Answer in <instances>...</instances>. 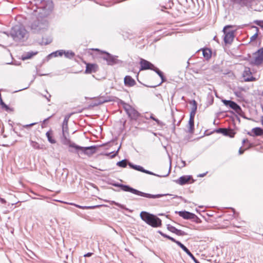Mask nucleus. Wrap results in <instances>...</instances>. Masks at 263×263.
Wrapping results in <instances>:
<instances>
[{
    "mask_svg": "<svg viewBox=\"0 0 263 263\" xmlns=\"http://www.w3.org/2000/svg\"><path fill=\"white\" fill-rule=\"evenodd\" d=\"M31 3L35 6L36 9H34V12L35 15L38 14V16L36 20L31 23V29L34 32L46 29L48 26L46 17L52 10V2L51 0H32Z\"/></svg>",
    "mask_w": 263,
    "mask_h": 263,
    "instance_id": "obj_1",
    "label": "nucleus"
},
{
    "mask_svg": "<svg viewBox=\"0 0 263 263\" xmlns=\"http://www.w3.org/2000/svg\"><path fill=\"white\" fill-rule=\"evenodd\" d=\"M116 187H120L122 191L125 192H129L134 194L140 196L148 198H158L164 196L170 195L168 194H156L153 195L148 193H144L135 189L128 185H124L120 183H116Z\"/></svg>",
    "mask_w": 263,
    "mask_h": 263,
    "instance_id": "obj_2",
    "label": "nucleus"
},
{
    "mask_svg": "<svg viewBox=\"0 0 263 263\" xmlns=\"http://www.w3.org/2000/svg\"><path fill=\"white\" fill-rule=\"evenodd\" d=\"M10 35L15 42H22L28 37V33L25 28L16 25L13 27L10 32Z\"/></svg>",
    "mask_w": 263,
    "mask_h": 263,
    "instance_id": "obj_3",
    "label": "nucleus"
},
{
    "mask_svg": "<svg viewBox=\"0 0 263 263\" xmlns=\"http://www.w3.org/2000/svg\"><path fill=\"white\" fill-rule=\"evenodd\" d=\"M140 216L142 220L152 227H159L162 224L161 220L159 218L148 212L142 211L140 213Z\"/></svg>",
    "mask_w": 263,
    "mask_h": 263,
    "instance_id": "obj_4",
    "label": "nucleus"
},
{
    "mask_svg": "<svg viewBox=\"0 0 263 263\" xmlns=\"http://www.w3.org/2000/svg\"><path fill=\"white\" fill-rule=\"evenodd\" d=\"M239 9L246 8L248 10L254 9L257 5V0H230Z\"/></svg>",
    "mask_w": 263,
    "mask_h": 263,
    "instance_id": "obj_5",
    "label": "nucleus"
},
{
    "mask_svg": "<svg viewBox=\"0 0 263 263\" xmlns=\"http://www.w3.org/2000/svg\"><path fill=\"white\" fill-rule=\"evenodd\" d=\"M76 147V152L79 154L80 152L82 154H84L89 157L92 156L93 154L96 152L98 146L93 145L87 147H83L78 145H74Z\"/></svg>",
    "mask_w": 263,
    "mask_h": 263,
    "instance_id": "obj_6",
    "label": "nucleus"
},
{
    "mask_svg": "<svg viewBox=\"0 0 263 263\" xmlns=\"http://www.w3.org/2000/svg\"><path fill=\"white\" fill-rule=\"evenodd\" d=\"M91 50L98 52L99 57L106 61L108 65H112L114 64L115 62V58L109 53L105 51L101 50L98 48H92Z\"/></svg>",
    "mask_w": 263,
    "mask_h": 263,
    "instance_id": "obj_7",
    "label": "nucleus"
},
{
    "mask_svg": "<svg viewBox=\"0 0 263 263\" xmlns=\"http://www.w3.org/2000/svg\"><path fill=\"white\" fill-rule=\"evenodd\" d=\"M232 26H226L223 29L224 34V41L226 44H231L234 37V32L233 31H228L227 29L232 28Z\"/></svg>",
    "mask_w": 263,
    "mask_h": 263,
    "instance_id": "obj_8",
    "label": "nucleus"
},
{
    "mask_svg": "<svg viewBox=\"0 0 263 263\" xmlns=\"http://www.w3.org/2000/svg\"><path fill=\"white\" fill-rule=\"evenodd\" d=\"M124 109L132 119L136 120L139 116L138 112L129 105H124Z\"/></svg>",
    "mask_w": 263,
    "mask_h": 263,
    "instance_id": "obj_9",
    "label": "nucleus"
},
{
    "mask_svg": "<svg viewBox=\"0 0 263 263\" xmlns=\"http://www.w3.org/2000/svg\"><path fill=\"white\" fill-rule=\"evenodd\" d=\"M254 59L252 63L255 65H259L263 62V47L254 53Z\"/></svg>",
    "mask_w": 263,
    "mask_h": 263,
    "instance_id": "obj_10",
    "label": "nucleus"
},
{
    "mask_svg": "<svg viewBox=\"0 0 263 263\" xmlns=\"http://www.w3.org/2000/svg\"><path fill=\"white\" fill-rule=\"evenodd\" d=\"M222 102L226 106H229L231 108L234 110L237 113L240 114L242 112V109L240 106L236 103L231 100H223Z\"/></svg>",
    "mask_w": 263,
    "mask_h": 263,
    "instance_id": "obj_11",
    "label": "nucleus"
},
{
    "mask_svg": "<svg viewBox=\"0 0 263 263\" xmlns=\"http://www.w3.org/2000/svg\"><path fill=\"white\" fill-rule=\"evenodd\" d=\"M176 213H178L180 217H182L185 219H194L197 218L195 214L186 211L176 212Z\"/></svg>",
    "mask_w": 263,
    "mask_h": 263,
    "instance_id": "obj_12",
    "label": "nucleus"
},
{
    "mask_svg": "<svg viewBox=\"0 0 263 263\" xmlns=\"http://www.w3.org/2000/svg\"><path fill=\"white\" fill-rule=\"evenodd\" d=\"M140 65H141V70H147V69H151L152 70L153 68L152 67H154V65L150 63L149 62L144 60L141 59L140 62Z\"/></svg>",
    "mask_w": 263,
    "mask_h": 263,
    "instance_id": "obj_13",
    "label": "nucleus"
},
{
    "mask_svg": "<svg viewBox=\"0 0 263 263\" xmlns=\"http://www.w3.org/2000/svg\"><path fill=\"white\" fill-rule=\"evenodd\" d=\"M167 229L168 231L179 236H184L186 234L184 231L178 230L170 224L167 225Z\"/></svg>",
    "mask_w": 263,
    "mask_h": 263,
    "instance_id": "obj_14",
    "label": "nucleus"
},
{
    "mask_svg": "<svg viewBox=\"0 0 263 263\" xmlns=\"http://www.w3.org/2000/svg\"><path fill=\"white\" fill-rule=\"evenodd\" d=\"M62 142L63 144L68 145L69 147L71 148H74L76 149V147L74 145H77L73 142H71L70 139H68L66 137V134L63 135V137L62 138Z\"/></svg>",
    "mask_w": 263,
    "mask_h": 263,
    "instance_id": "obj_15",
    "label": "nucleus"
},
{
    "mask_svg": "<svg viewBox=\"0 0 263 263\" xmlns=\"http://www.w3.org/2000/svg\"><path fill=\"white\" fill-rule=\"evenodd\" d=\"M124 82L126 86L132 87L136 84V81L130 76H126L124 79Z\"/></svg>",
    "mask_w": 263,
    "mask_h": 263,
    "instance_id": "obj_16",
    "label": "nucleus"
},
{
    "mask_svg": "<svg viewBox=\"0 0 263 263\" xmlns=\"http://www.w3.org/2000/svg\"><path fill=\"white\" fill-rule=\"evenodd\" d=\"M197 108V103L195 100H193V106L192 108V110L190 112L189 120H194V117H195V115L196 114Z\"/></svg>",
    "mask_w": 263,
    "mask_h": 263,
    "instance_id": "obj_17",
    "label": "nucleus"
},
{
    "mask_svg": "<svg viewBox=\"0 0 263 263\" xmlns=\"http://www.w3.org/2000/svg\"><path fill=\"white\" fill-rule=\"evenodd\" d=\"M112 99H111L110 97H100L97 100L98 103L96 104L97 105L102 104L104 103L109 102L112 101Z\"/></svg>",
    "mask_w": 263,
    "mask_h": 263,
    "instance_id": "obj_18",
    "label": "nucleus"
},
{
    "mask_svg": "<svg viewBox=\"0 0 263 263\" xmlns=\"http://www.w3.org/2000/svg\"><path fill=\"white\" fill-rule=\"evenodd\" d=\"M191 179L190 176H183L179 178L178 182L180 185H184L187 183Z\"/></svg>",
    "mask_w": 263,
    "mask_h": 263,
    "instance_id": "obj_19",
    "label": "nucleus"
},
{
    "mask_svg": "<svg viewBox=\"0 0 263 263\" xmlns=\"http://www.w3.org/2000/svg\"><path fill=\"white\" fill-rule=\"evenodd\" d=\"M254 137L263 135V129L260 127H255L252 129Z\"/></svg>",
    "mask_w": 263,
    "mask_h": 263,
    "instance_id": "obj_20",
    "label": "nucleus"
},
{
    "mask_svg": "<svg viewBox=\"0 0 263 263\" xmlns=\"http://www.w3.org/2000/svg\"><path fill=\"white\" fill-rule=\"evenodd\" d=\"M96 67L95 64H89L88 63L86 64V69H85V73H90L92 71H94V69Z\"/></svg>",
    "mask_w": 263,
    "mask_h": 263,
    "instance_id": "obj_21",
    "label": "nucleus"
},
{
    "mask_svg": "<svg viewBox=\"0 0 263 263\" xmlns=\"http://www.w3.org/2000/svg\"><path fill=\"white\" fill-rule=\"evenodd\" d=\"M36 54H37V52H32V51L28 52L22 56V59L24 61V60L30 59L33 55H34Z\"/></svg>",
    "mask_w": 263,
    "mask_h": 263,
    "instance_id": "obj_22",
    "label": "nucleus"
},
{
    "mask_svg": "<svg viewBox=\"0 0 263 263\" xmlns=\"http://www.w3.org/2000/svg\"><path fill=\"white\" fill-rule=\"evenodd\" d=\"M46 137L48 139V141L52 144H54L56 143L55 140L53 138L52 136V131L49 130L46 134Z\"/></svg>",
    "mask_w": 263,
    "mask_h": 263,
    "instance_id": "obj_23",
    "label": "nucleus"
},
{
    "mask_svg": "<svg viewBox=\"0 0 263 263\" xmlns=\"http://www.w3.org/2000/svg\"><path fill=\"white\" fill-rule=\"evenodd\" d=\"M211 51L209 49H204L202 50V54L204 58L206 60L209 59L211 57Z\"/></svg>",
    "mask_w": 263,
    "mask_h": 263,
    "instance_id": "obj_24",
    "label": "nucleus"
},
{
    "mask_svg": "<svg viewBox=\"0 0 263 263\" xmlns=\"http://www.w3.org/2000/svg\"><path fill=\"white\" fill-rule=\"evenodd\" d=\"M128 165L130 166V168L134 169L135 170H137V171H140L141 172H143V171H144V168L140 165H135L130 162L128 163Z\"/></svg>",
    "mask_w": 263,
    "mask_h": 263,
    "instance_id": "obj_25",
    "label": "nucleus"
},
{
    "mask_svg": "<svg viewBox=\"0 0 263 263\" xmlns=\"http://www.w3.org/2000/svg\"><path fill=\"white\" fill-rule=\"evenodd\" d=\"M63 53H64V50H59L50 53L48 56L49 57H57L58 56H62L63 55Z\"/></svg>",
    "mask_w": 263,
    "mask_h": 263,
    "instance_id": "obj_26",
    "label": "nucleus"
},
{
    "mask_svg": "<svg viewBox=\"0 0 263 263\" xmlns=\"http://www.w3.org/2000/svg\"><path fill=\"white\" fill-rule=\"evenodd\" d=\"M63 54H64L65 58L69 59H72L75 55L74 53L71 50H68L67 51L64 50V53H63Z\"/></svg>",
    "mask_w": 263,
    "mask_h": 263,
    "instance_id": "obj_27",
    "label": "nucleus"
},
{
    "mask_svg": "<svg viewBox=\"0 0 263 263\" xmlns=\"http://www.w3.org/2000/svg\"><path fill=\"white\" fill-rule=\"evenodd\" d=\"M177 245L179 246L184 252L186 253L189 255H192V253L189 250L180 242H177Z\"/></svg>",
    "mask_w": 263,
    "mask_h": 263,
    "instance_id": "obj_28",
    "label": "nucleus"
},
{
    "mask_svg": "<svg viewBox=\"0 0 263 263\" xmlns=\"http://www.w3.org/2000/svg\"><path fill=\"white\" fill-rule=\"evenodd\" d=\"M68 123L63 122L62 123V134L63 135L68 134Z\"/></svg>",
    "mask_w": 263,
    "mask_h": 263,
    "instance_id": "obj_29",
    "label": "nucleus"
},
{
    "mask_svg": "<svg viewBox=\"0 0 263 263\" xmlns=\"http://www.w3.org/2000/svg\"><path fill=\"white\" fill-rule=\"evenodd\" d=\"M128 161L126 159L122 160L116 163V165L118 166L121 167H125L127 165V164H128Z\"/></svg>",
    "mask_w": 263,
    "mask_h": 263,
    "instance_id": "obj_30",
    "label": "nucleus"
},
{
    "mask_svg": "<svg viewBox=\"0 0 263 263\" xmlns=\"http://www.w3.org/2000/svg\"><path fill=\"white\" fill-rule=\"evenodd\" d=\"M116 103H117L118 105L119 106L120 109L122 108L124 109V105H128V104H126L122 100L116 98Z\"/></svg>",
    "mask_w": 263,
    "mask_h": 263,
    "instance_id": "obj_31",
    "label": "nucleus"
},
{
    "mask_svg": "<svg viewBox=\"0 0 263 263\" xmlns=\"http://www.w3.org/2000/svg\"><path fill=\"white\" fill-rule=\"evenodd\" d=\"M253 28H255V30H256V32L255 33L252 35L251 38H250V41H255L256 38L257 37L258 35V32H259V29L258 27H256V26H253Z\"/></svg>",
    "mask_w": 263,
    "mask_h": 263,
    "instance_id": "obj_32",
    "label": "nucleus"
},
{
    "mask_svg": "<svg viewBox=\"0 0 263 263\" xmlns=\"http://www.w3.org/2000/svg\"><path fill=\"white\" fill-rule=\"evenodd\" d=\"M189 132L191 133L193 132L194 127V120H189Z\"/></svg>",
    "mask_w": 263,
    "mask_h": 263,
    "instance_id": "obj_33",
    "label": "nucleus"
},
{
    "mask_svg": "<svg viewBox=\"0 0 263 263\" xmlns=\"http://www.w3.org/2000/svg\"><path fill=\"white\" fill-rule=\"evenodd\" d=\"M143 173H146V174H149V175H156V176H159V177H166V176H167L169 175L170 171L165 175H156L154 173H153V172H150V171H147V170H146L145 169H144V171H143Z\"/></svg>",
    "mask_w": 263,
    "mask_h": 263,
    "instance_id": "obj_34",
    "label": "nucleus"
},
{
    "mask_svg": "<svg viewBox=\"0 0 263 263\" xmlns=\"http://www.w3.org/2000/svg\"><path fill=\"white\" fill-rule=\"evenodd\" d=\"M30 145L34 149H40L41 148L40 144L36 142L33 141L31 140L30 141Z\"/></svg>",
    "mask_w": 263,
    "mask_h": 263,
    "instance_id": "obj_35",
    "label": "nucleus"
},
{
    "mask_svg": "<svg viewBox=\"0 0 263 263\" xmlns=\"http://www.w3.org/2000/svg\"><path fill=\"white\" fill-rule=\"evenodd\" d=\"M217 133H222L224 135H228V130L224 128H219L216 130Z\"/></svg>",
    "mask_w": 263,
    "mask_h": 263,
    "instance_id": "obj_36",
    "label": "nucleus"
},
{
    "mask_svg": "<svg viewBox=\"0 0 263 263\" xmlns=\"http://www.w3.org/2000/svg\"><path fill=\"white\" fill-rule=\"evenodd\" d=\"M152 68L153 69L152 70L155 71L159 75V77H161V75L163 74L162 72H161L158 68L155 67L154 66L153 67H152Z\"/></svg>",
    "mask_w": 263,
    "mask_h": 263,
    "instance_id": "obj_37",
    "label": "nucleus"
},
{
    "mask_svg": "<svg viewBox=\"0 0 263 263\" xmlns=\"http://www.w3.org/2000/svg\"><path fill=\"white\" fill-rule=\"evenodd\" d=\"M1 105L2 106V108L4 109L5 110L7 111L11 110L10 107L8 105H7L4 102L1 103Z\"/></svg>",
    "mask_w": 263,
    "mask_h": 263,
    "instance_id": "obj_38",
    "label": "nucleus"
},
{
    "mask_svg": "<svg viewBox=\"0 0 263 263\" xmlns=\"http://www.w3.org/2000/svg\"><path fill=\"white\" fill-rule=\"evenodd\" d=\"M93 254L92 253H87L83 255V257L81 258V261H82V259L85 258V257H90Z\"/></svg>",
    "mask_w": 263,
    "mask_h": 263,
    "instance_id": "obj_39",
    "label": "nucleus"
},
{
    "mask_svg": "<svg viewBox=\"0 0 263 263\" xmlns=\"http://www.w3.org/2000/svg\"><path fill=\"white\" fill-rule=\"evenodd\" d=\"M70 117V115H66L65 117V118L64 119V121L63 122H68V121H69V118Z\"/></svg>",
    "mask_w": 263,
    "mask_h": 263,
    "instance_id": "obj_40",
    "label": "nucleus"
},
{
    "mask_svg": "<svg viewBox=\"0 0 263 263\" xmlns=\"http://www.w3.org/2000/svg\"><path fill=\"white\" fill-rule=\"evenodd\" d=\"M36 124V123H31V124H29L24 125L23 126V127L24 128H28L29 127H30V126H32L33 125H35Z\"/></svg>",
    "mask_w": 263,
    "mask_h": 263,
    "instance_id": "obj_41",
    "label": "nucleus"
},
{
    "mask_svg": "<svg viewBox=\"0 0 263 263\" xmlns=\"http://www.w3.org/2000/svg\"><path fill=\"white\" fill-rule=\"evenodd\" d=\"M256 24L257 25L260 26L261 28H263V21H256Z\"/></svg>",
    "mask_w": 263,
    "mask_h": 263,
    "instance_id": "obj_42",
    "label": "nucleus"
},
{
    "mask_svg": "<svg viewBox=\"0 0 263 263\" xmlns=\"http://www.w3.org/2000/svg\"><path fill=\"white\" fill-rule=\"evenodd\" d=\"M234 134H235V133L232 130H228V136H229L230 137H233L234 136Z\"/></svg>",
    "mask_w": 263,
    "mask_h": 263,
    "instance_id": "obj_43",
    "label": "nucleus"
},
{
    "mask_svg": "<svg viewBox=\"0 0 263 263\" xmlns=\"http://www.w3.org/2000/svg\"><path fill=\"white\" fill-rule=\"evenodd\" d=\"M161 79V82L159 84V85H160L161 83H162L163 82L166 81V79L164 77V76H163V74L162 75H161V77H160Z\"/></svg>",
    "mask_w": 263,
    "mask_h": 263,
    "instance_id": "obj_44",
    "label": "nucleus"
},
{
    "mask_svg": "<svg viewBox=\"0 0 263 263\" xmlns=\"http://www.w3.org/2000/svg\"><path fill=\"white\" fill-rule=\"evenodd\" d=\"M168 239L171 240L173 242H175L176 244H177V242H179V241H177V240H175L174 238H173V237H171L170 236H169V238H168Z\"/></svg>",
    "mask_w": 263,
    "mask_h": 263,
    "instance_id": "obj_45",
    "label": "nucleus"
},
{
    "mask_svg": "<svg viewBox=\"0 0 263 263\" xmlns=\"http://www.w3.org/2000/svg\"><path fill=\"white\" fill-rule=\"evenodd\" d=\"M190 257H192V258L194 261L195 263H199V261L195 258V257L193 256V255L192 254V255H189Z\"/></svg>",
    "mask_w": 263,
    "mask_h": 263,
    "instance_id": "obj_46",
    "label": "nucleus"
},
{
    "mask_svg": "<svg viewBox=\"0 0 263 263\" xmlns=\"http://www.w3.org/2000/svg\"><path fill=\"white\" fill-rule=\"evenodd\" d=\"M76 206L79 208H81V209H91L92 207L91 206H81L80 205H76Z\"/></svg>",
    "mask_w": 263,
    "mask_h": 263,
    "instance_id": "obj_47",
    "label": "nucleus"
},
{
    "mask_svg": "<svg viewBox=\"0 0 263 263\" xmlns=\"http://www.w3.org/2000/svg\"><path fill=\"white\" fill-rule=\"evenodd\" d=\"M151 118L152 119H153V120L155 121H156L158 124H159V123H160V121H159L158 119H156V118H154V117L153 116H151Z\"/></svg>",
    "mask_w": 263,
    "mask_h": 263,
    "instance_id": "obj_48",
    "label": "nucleus"
},
{
    "mask_svg": "<svg viewBox=\"0 0 263 263\" xmlns=\"http://www.w3.org/2000/svg\"><path fill=\"white\" fill-rule=\"evenodd\" d=\"M234 94H235L237 97H240V95H241V92H240V91H235V92H234Z\"/></svg>",
    "mask_w": 263,
    "mask_h": 263,
    "instance_id": "obj_49",
    "label": "nucleus"
},
{
    "mask_svg": "<svg viewBox=\"0 0 263 263\" xmlns=\"http://www.w3.org/2000/svg\"><path fill=\"white\" fill-rule=\"evenodd\" d=\"M52 116H53L52 115V116H51L49 117L48 118H46V119H44V120H43V123H46V122H47V121H48V120L50 118H51Z\"/></svg>",
    "mask_w": 263,
    "mask_h": 263,
    "instance_id": "obj_50",
    "label": "nucleus"
},
{
    "mask_svg": "<svg viewBox=\"0 0 263 263\" xmlns=\"http://www.w3.org/2000/svg\"><path fill=\"white\" fill-rule=\"evenodd\" d=\"M206 173H207V172L203 173V174H199L197 176L199 177H203L206 174Z\"/></svg>",
    "mask_w": 263,
    "mask_h": 263,
    "instance_id": "obj_51",
    "label": "nucleus"
},
{
    "mask_svg": "<svg viewBox=\"0 0 263 263\" xmlns=\"http://www.w3.org/2000/svg\"><path fill=\"white\" fill-rule=\"evenodd\" d=\"M0 201H1V203H6V200L3 198H0Z\"/></svg>",
    "mask_w": 263,
    "mask_h": 263,
    "instance_id": "obj_52",
    "label": "nucleus"
},
{
    "mask_svg": "<svg viewBox=\"0 0 263 263\" xmlns=\"http://www.w3.org/2000/svg\"><path fill=\"white\" fill-rule=\"evenodd\" d=\"M247 134L249 135V136H253L254 137L253 133L252 132V131L251 132H248L247 133Z\"/></svg>",
    "mask_w": 263,
    "mask_h": 263,
    "instance_id": "obj_53",
    "label": "nucleus"
},
{
    "mask_svg": "<svg viewBox=\"0 0 263 263\" xmlns=\"http://www.w3.org/2000/svg\"><path fill=\"white\" fill-rule=\"evenodd\" d=\"M244 150L241 149V148H240L239 150V154H242L243 153Z\"/></svg>",
    "mask_w": 263,
    "mask_h": 263,
    "instance_id": "obj_54",
    "label": "nucleus"
},
{
    "mask_svg": "<svg viewBox=\"0 0 263 263\" xmlns=\"http://www.w3.org/2000/svg\"><path fill=\"white\" fill-rule=\"evenodd\" d=\"M51 97L50 95H49L48 96L46 95L44 96V97L46 98L48 101H49V98Z\"/></svg>",
    "mask_w": 263,
    "mask_h": 263,
    "instance_id": "obj_55",
    "label": "nucleus"
},
{
    "mask_svg": "<svg viewBox=\"0 0 263 263\" xmlns=\"http://www.w3.org/2000/svg\"><path fill=\"white\" fill-rule=\"evenodd\" d=\"M162 236H163L165 238H169V236L166 234H164Z\"/></svg>",
    "mask_w": 263,
    "mask_h": 263,
    "instance_id": "obj_56",
    "label": "nucleus"
},
{
    "mask_svg": "<svg viewBox=\"0 0 263 263\" xmlns=\"http://www.w3.org/2000/svg\"><path fill=\"white\" fill-rule=\"evenodd\" d=\"M247 141H248V139H243V141H242V143H246Z\"/></svg>",
    "mask_w": 263,
    "mask_h": 263,
    "instance_id": "obj_57",
    "label": "nucleus"
},
{
    "mask_svg": "<svg viewBox=\"0 0 263 263\" xmlns=\"http://www.w3.org/2000/svg\"><path fill=\"white\" fill-rule=\"evenodd\" d=\"M159 233L161 235V236H163V235L164 234L163 233H162V232L161 231H158Z\"/></svg>",
    "mask_w": 263,
    "mask_h": 263,
    "instance_id": "obj_58",
    "label": "nucleus"
},
{
    "mask_svg": "<svg viewBox=\"0 0 263 263\" xmlns=\"http://www.w3.org/2000/svg\"><path fill=\"white\" fill-rule=\"evenodd\" d=\"M261 122L262 125H263V116H262L261 117Z\"/></svg>",
    "mask_w": 263,
    "mask_h": 263,
    "instance_id": "obj_59",
    "label": "nucleus"
},
{
    "mask_svg": "<svg viewBox=\"0 0 263 263\" xmlns=\"http://www.w3.org/2000/svg\"><path fill=\"white\" fill-rule=\"evenodd\" d=\"M182 162L183 163V166H185V162L184 161H182Z\"/></svg>",
    "mask_w": 263,
    "mask_h": 263,
    "instance_id": "obj_60",
    "label": "nucleus"
},
{
    "mask_svg": "<svg viewBox=\"0 0 263 263\" xmlns=\"http://www.w3.org/2000/svg\"><path fill=\"white\" fill-rule=\"evenodd\" d=\"M3 101L2 99V98H0V105H1V103H3Z\"/></svg>",
    "mask_w": 263,
    "mask_h": 263,
    "instance_id": "obj_61",
    "label": "nucleus"
},
{
    "mask_svg": "<svg viewBox=\"0 0 263 263\" xmlns=\"http://www.w3.org/2000/svg\"><path fill=\"white\" fill-rule=\"evenodd\" d=\"M116 205H118V206H121V207H122V206H121L120 204L118 203H116Z\"/></svg>",
    "mask_w": 263,
    "mask_h": 263,
    "instance_id": "obj_62",
    "label": "nucleus"
},
{
    "mask_svg": "<svg viewBox=\"0 0 263 263\" xmlns=\"http://www.w3.org/2000/svg\"><path fill=\"white\" fill-rule=\"evenodd\" d=\"M120 147L116 151V156L118 155V151H119V149Z\"/></svg>",
    "mask_w": 263,
    "mask_h": 263,
    "instance_id": "obj_63",
    "label": "nucleus"
},
{
    "mask_svg": "<svg viewBox=\"0 0 263 263\" xmlns=\"http://www.w3.org/2000/svg\"><path fill=\"white\" fill-rule=\"evenodd\" d=\"M251 80H252L251 79H249V78H248V79H247L246 80V81H251Z\"/></svg>",
    "mask_w": 263,
    "mask_h": 263,
    "instance_id": "obj_64",
    "label": "nucleus"
}]
</instances>
